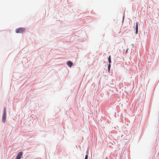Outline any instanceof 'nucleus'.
I'll return each mask as SVG.
<instances>
[{"mask_svg":"<svg viewBox=\"0 0 159 159\" xmlns=\"http://www.w3.org/2000/svg\"><path fill=\"white\" fill-rule=\"evenodd\" d=\"M25 31V29L23 28H20L16 30V32L17 33H22Z\"/></svg>","mask_w":159,"mask_h":159,"instance_id":"nucleus-1","label":"nucleus"},{"mask_svg":"<svg viewBox=\"0 0 159 159\" xmlns=\"http://www.w3.org/2000/svg\"><path fill=\"white\" fill-rule=\"evenodd\" d=\"M23 152H21L19 153L17 156L16 157V159H20L21 156H22Z\"/></svg>","mask_w":159,"mask_h":159,"instance_id":"nucleus-2","label":"nucleus"},{"mask_svg":"<svg viewBox=\"0 0 159 159\" xmlns=\"http://www.w3.org/2000/svg\"><path fill=\"white\" fill-rule=\"evenodd\" d=\"M67 64L69 67H70L72 66L73 63L71 61H67Z\"/></svg>","mask_w":159,"mask_h":159,"instance_id":"nucleus-3","label":"nucleus"},{"mask_svg":"<svg viewBox=\"0 0 159 159\" xmlns=\"http://www.w3.org/2000/svg\"><path fill=\"white\" fill-rule=\"evenodd\" d=\"M3 116H6V107H5L3 113L2 115Z\"/></svg>","mask_w":159,"mask_h":159,"instance_id":"nucleus-4","label":"nucleus"},{"mask_svg":"<svg viewBox=\"0 0 159 159\" xmlns=\"http://www.w3.org/2000/svg\"><path fill=\"white\" fill-rule=\"evenodd\" d=\"M138 32V24L137 22H136V34H137Z\"/></svg>","mask_w":159,"mask_h":159,"instance_id":"nucleus-5","label":"nucleus"},{"mask_svg":"<svg viewBox=\"0 0 159 159\" xmlns=\"http://www.w3.org/2000/svg\"><path fill=\"white\" fill-rule=\"evenodd\" d=\"M6 120V117L2 116V122L3 123L5 122Z\"/></svg>","mask_w":159,"mask_h":159,"instance_id":"nucleus-6","label":"nucleus"},{"mask_svg":"<svg viewBox=\"0 0 159 159\" xmlns=\"http://www.w3.org/2000/svg\"><path fill=\"white\" fill-rule=\"evenodd\" d=\"M111 56H109L108 58V61L109 63H111Z\"/></svg>","mask_w":159,"mask_h":159,"instance_id":"nucleus-7","label":"nucleus"},{"mask_svg":"<svg viewBox=\"0 0 159 159\" xmlns=\"http://www.w3.org/2000/svg\"><path fill=\"white\" fill-rule=\"evenodd\" d=\"M110 67H111V65L110 64H109L108 66V69L109 70H110Z\"/></svg>","mask_w":159,"mask_h":159,"instance_id":"nucleus-8","label":"nucleus"},{"mask_svg":"<svg viewBox=\"0 0 159 159\" xmlns=\"http://www.w3.org/2000/svg\"><path fill=\"white\" fill-rule=\"evenodd\" d=\"M88 155H86L84 159H88Z\"/></svg>","mask_w":159,"mask_h":159,"instance_id":"nucleus-9","label":"nucleus"},{"mask_svg":"<svg viewBox=\"0 0 159 159\" xmlns=\"http://www.w3.org/2000/svg\"><path fill=\"white\" fill-rule=\"evenodd\" d=\"M106 159H107V157H106Z\"/></svg>","mask_w":159,"mask_h":159,"instance_id":"nucleus-10","label":"nucleus"}]
</instances>
